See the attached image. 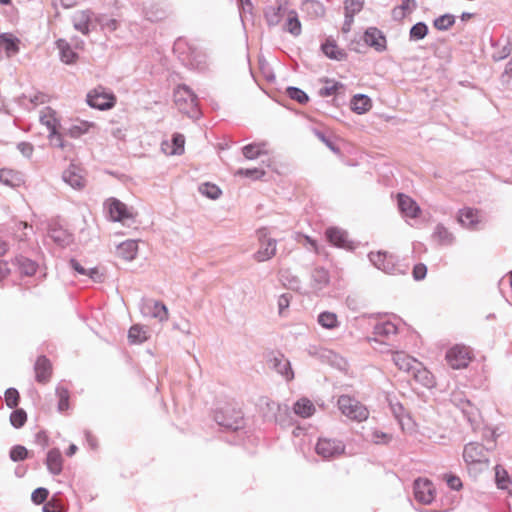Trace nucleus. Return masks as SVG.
<instances>
[{
    "label": "nucleus",
    "mask_w": 512,
    "mask_h": 512,
    "mask_svg": "<svg viewBox=\"0 0 512 512\" xmlns=\"http://www.w3.org/2000/svg\"><path fill=\"white\" fill-rule=\"evenodd\" d=\"M400 5L391 10V18L396 22H401L408 14H411L417 8L416 0H401Z\"/></svg>",
    "instance_id": "24"
},
{
    "label": "nucleus",
    "mask_w": 512,
    "mask_h": 512,
    "mask_svg": "<svg viewBox=\"0 0 512 512\" xmlns=\"http://www.w3.org/2000/svg\"><path fill=\"white\" fill-rule=\"evenodd\" d=\"M293 410L298 416L308 418L314 414L315 406L309 399L301 398L294 404Z\"/></svg>",
    "instance_id": "31"
},
{
    "label": "nucleus",
    "mask_w": 512,
    "mask_h": 512,
    "mask_svg": "<svg viewBox=\"0 0 512 512\" xmlns=\"http://www.w3.org/2000/svg\"><path fill=\"white\" fill-rule=\"evenodd\" d=\"M87 103L92 108L108 110L114 107L116 97L105 88L97 87L87 94Z\"/></svg>",
    "instance_id": "7"
},
{
    "label": "nucleus",
    "mask_w": 512,
    "mask_h": 512,
    "mask_svg": "<svg viewBox=\"0 0 512 512\" xmlns=\"http://www.w3.org/2000/svg\"><path fill=\"white\" fill-rule=\"evenodd\" d=\"M105 208L108 211L110 219L114 222H124L125 220L133 218L126 204L116 198L108 199L105 202Z\"/></svg>",
    "instance_id": "10"
},
{
    "label": "nucleus",
    "mask_w": 512,
    "mask_h": 512,
    "mask_svg": "<svg viewBox=\"0 0 512 512\" xmlns=\"http://www.w3.org/2000/svg\"><path fill=\"white\" fill-rule=\"evenodd\" d=\"M455 23V17L452 14H444L436 18L433 22L434 27L440 31H446Z\"/></svg>",
    "instance_id": "42"
},
{
    "label": "nucleus",
    "mask_w": 512,
    "mask_h": 512,
    "mask_svg": "<svg viewBox=\"0 0 512 512\" xmlns=\"http://www.w3.org/2000/svg\"><path fill=\"white\" fill-rule=\"evenodd\" d=\"M397 326L390 321L378 322L373 328V337L369 339L383 346L381 352L390 351V347L394 346V340L397 336Z\"/></svg>",
    "instance_id": "3"
},
{
    "label": "nucleus",
    "mask_w": 512,
    "mask_h": 512,
    "mask_svg": "<svg viewBox=\"0 0 512 512\" xmlns=\"http://www.w3.org/2000/svg\"><path fill=\"white\" fill-rule=\"evenodd\" d=\"M414 376L417 381L422 383L423 386L430 388L434 386V377L433 375L425 368L418 369L413 371Z\"/></svg>",
    "instance_id": "43"
},
{
    "label": "nucleus",
    "mask_w": 512,
    "mask_h": 512,
    "mask_svg": "<svg viewBox=\"0 0 512 512\" xmlns=\"http://www.w3.org/2000/svg\"><path fill=\"white\" fill-rule=\"evenodd\" d=\"M427 274V267L423 263L416 264L413 268V278L416 281L423 280Z\"/></svg>",
    "instance_id": "62"
},
{
    "label": "nucleus",
    "mask_w": 512,
    "mask_h": 512,
    "mask_svg": "<svg viewBox=\"0 0 512 512\" xmlns=\"http://www.w3.org/2000/svg\"><path fill=\"white\" fill-rule=\"evenodd\" d=\"M368 257L377 269L387 274H402L405 272V269L392 254L378 251L369 253Z\"/></svg>",
    "instance_id": "4"
},
{
    "label": "nucleus",
    "mask_w": 512,
    "mask_h": 512,
    "mask_svg": "<svg viewBox=\"0 0 512 512\" xmlns=\"http://www.w3.org/2000/svg\"><path fill=\"white\" fill-rule=\"evenodd\" d=\"M284 29L291 33L293 36H299L301 34V23L297 13L294 10L288 12Z\"/></svg>",
    "instance_id": "35"
},
{
    "label": "nucleus",
    "mask_w": 512,
    "mask_h": 512,
    "mask_svg": "<svg viewBox=\"0 0 512 512\" xmlns=\"http://www.w3.org/2000/svg\"><path fill=\"white\" fill-rule=\"evenodd\" d=\"M237 175H241V176H245V177H250V178H254V179H259L261 178L265 172L261 169H258V168H253V169H243V168H240L237 172H236Z\"/></svg>",
    "instance_id": "59"
},
{
    "label": "nucleus",
    "mask_w": 512,
    "mask_h": 512,
    "mask_svg": "<svg viewBox=\"0 0 512 512\" xmlns=\"http://www.w3.org/2000/svg\"><path fill=\"white\" fill-rule=\"evenodd\" d=\"M398 208L402 214L410 218H416L420 213L417 203L411 197L404 194H398Z\"/></svg>",
    "instance_id": "20"
},
{
    "label": "nucleus",
    "mask_w": 512,
    "mask_h": 512,
    "mask_svg": "<svg viewBox=\"0 0 512 512\" xmlns=\"http://www.w3.org/2000/svg\"><path fill=\"white\" fill-rule=\"evenodd\" d=\"M283 283L291 290L299 291L301 288L300 280L296 276L284 277Z\"/></svg>",
    "instance_id": "64"
},
{
    "label": "nucleus",
    "mask_w": 512,
    "mask_h": 512,
    "mask_svg": "<svg viewBox=\"0 0 512 512\" xmlns=\"http://www.w3.org/2000/svg\"><path fill=\"white\" fill-rule=\"evenodd\" d=\"M364 42L375 49L377 52H383L387 48L386 37L381 30L376 27H369L363 35Z\"/></svg>",
    "instance_id": "13"
},
{
    "label": "nucleus",
    "mask_w": 512,
    "mask_h": 512,
    "mask_svg": "<svg viewBox=\"0 0 512 512\" xmlns=\"http://www.w3.org/2000/svg\"><path fill=\"white\" fill-rule=\"evenodd\" d=\"M48 138L52 146L64 149L66 147V143L62 138V135L55 131L53 134L49 133Z\"/></svg>",
    "instance_id": "60"
},
{
    "label": "nucleus",
    "mask_w": 512,
    "mask_h": 512,
    "mask_svg": "<svg viewBox=\"0 0 512 512\" xmlns=\"http://www.w3.org/2000/svg\"><path fill=\"white\" fill-rule=\"evenodd\" d=\"M185 137L182 134L175 133L172 136V155H181L184 152Z\"/></svg>",
    "instance_id": "49"
},
{
    "label": "nucleus",
    "mask_w": 512,
    "mask_h": 512,
    "mask_svg": "<svg viewBox=\"0 0 512 512\" xmlns=\"http://www.w3.org/2000/svg\"><path fill=\"white\" fill-rule=\"evenodd\" d=\"M48 235L59 245H65L68 242V234L62 229L50 228Z\"/></svg>",
    "instance_id": "54"
},
{
    "label": "nucleus",
    "mask_w": 512,
    "mask_h": 512,
    "mask_svg": "<svg viewBox=\"0 0 512 512\" xmlns=\"http://www.w3.org/2000/svg\"><path fill=\"white\" fill-rule=\"evenodd\" d=\"M326 237L329 240V242L336 247L345 249L352 248L348 240L347 232L342 229L335 227L328 228L326 230Z\"/></svg>",
    "instance_id": "18"
},
{
    "label": "nucleus",
    "mask_w": 512,
    "mask_h": 512,
    "mask_svg": "<svg viewBox=\"0 0 512 512\" xmlns=\"http://www.w3.org/2000/svg\"><path fill=\"white\" fill-rule=\"evenodd\" d=\"M46 466L52 475H59L63 470V457L58 448H53L48 451L46 457Z\"/></svg>",
    "instance_id": "21"
},
{
    "label": "nucleus",
    "mask_w": 512,
    "mask_h": 512,
    "mask_svg": "<svg viewBox=\"0 0 512 512\" xmlns=\"http://www.w3.org/2000/svg\"><path fill=\"white\" fill-rule=\"evenodd\" d=\"M62 178L64 182L74 189H81L85 185V179L81 175V169L75 165H70L69 168L63 172Z\"/></svg>",
    "instance_id": "19"
},
{
    "label": "nucleus",
    "mask_w": 512,
    "mask_h": 512,
    "mask_svg": "<svg viewBox=\"0 0 512 512\" xmlns=\"http://www.w3.org/2000/svg\"><path fill=\"white\" fill-rule=\"evenodd\" d=\"M482 215L478 209L465 207L459 210L458 222L465 228L475 230L477 225L481 223Z\"/></svg>",
    "instance_id": "14"
},
{
    "label": "nucleus",
    "mask_w": 512,
    "mask_h": 512,
    "mask_svg": "<svg viewBox=\"0 0 512 512\" xmlns=\"http://www.w3.org/2000/svg\"><path fill=\"white\" fill-rule=\"evenodd\" d=\"M315 136L323 142L331 151L338 153L339 149L334 145V143L328 139L325 134L319 130H314Z\"/></svg>",
    "instance_id": "63"
},
{
    "label": "nucleus",
    "mask_w": 512,
    "mask_h": 512,
    "mask_svg": "<svg viewBox=\"0 0 512 512\" xmlns=\"http://www.w3.org/2000/svg\"><path fill=\"white\" fill-rule=\"evenodd\" d=\"M148 330L141 325H133L128 331V339L132 344H140L147 340Z\"/></svg>",
    "instance_id": "34"
},
{
    "label": "nucleus",
    "mask_w": 512,
    "mask_h": 512,
    "mask_svg": "<svg viewBox=\"0 0 512 512\" xmlns=\"http://www.w3.org/2000/svg\"><path fill=\"white\" fill-rule=\"evenodd\" d=\"M270 362L272 363V368L287 381H291L294 378L291 363L283 354L274 356Z\"/></svg>",
    "instance_id": "17"
},
{
    "label": "nucleus",
    "mask_w": 512,
    "mask_h": 512,
    "mask_svg": "<svg viewBox=\"0 0 512 512\" xmlns=\"http://www.w3.org/2000/svg\"><path fill=\"white\" fill-rule=\"evenodd\" d=\"M364 0H346L344 3L345 14L355 16L363 8Z\"/></svg>",
    "instance_id": "53"
},
{
    "label": "nucleus",
    "mask_w": 512,
    "mask_h": 512,
    "mask_svg": "<svg viewBox=\"0 0 512 512\" xmlns=\"http://www.w3.org/2000/svg\"><path fill=\"white\" fill-rule=\"evenodd\" d=\"M144 14L145 17L152 22L159 21L166 16V12L164 9L156 8L154 10V5H151L150 7H145Z\"/></svg>",
    "instance_id": "51"
},
{
    "label": "nucleus",
    "mask_w": 512,
    "mask_h": 512,
    "mask_svg": "<svg viewBox=\"0 0 512 512\" xmlns=\"http://www.w3.org/2000/svg\"><path fill=\"white\" fill-rule=\"evenodd\" d=\"M302 9L311 17H321L325 13L323 5L316 0H306L302 5Z\"/></svg>",
    "instance_id": "38"
},
{
    "label": "nucleus",
    "mask_w": 512,
    "mask_h": 512,
    "mask_svg": "<svg viewBox=\"0 0 512 512\" xmlns=\"http://www.w3.org/2000/svg\"><path fill=\"white\" fill-rule=\"evenodd\" d=\"M48 494L49 492L46 488L39 487L32 492L31 499L35 504L39 505L46 501Z\"/></svg>",
    "instance_id": "58"
},
{
    "label": "nucleus",
    "mask_w": 512,
    "mask_h": 512,
    "mask_svg": "<svg viewBox=\"0 0 512 512\" xmlns=\"http://www.w3.org/2000/svg\"><path fill=\"white\" fill-rule=\"evenodd\" d=\"M34 369L36 373V380L39 383H46L49 381L52 372V366L49 359L45 356L38 357Z\"/></svg>",
    "instance_id": "23"
},
{
    "label": "nucleus",
    "mask_w": 512,
    "mask_h": 512,
    "mask_svg": "<svg viewBox=\"0 0 512 512\" xmlns=\"http://www.w3.org/2000/svg\"><path fill=\"white\" fill-rule=\"evenodd\" d=\"M28 456V450L22 445H15L10 450V459L14 462L23 461Z\"/></svg>",
    "instance_id": "55"
},
{
    "label": "nucleus",
    "mask_w": 512,
    "mask_h": 512,
    "mask_svg": "<svg viewBox=\"0 0 512 512\" xmlns=\"http://www.w3.org/2000/svg\"><path fill=\"white\" fill-rule=\"evenodd\" d=\"M464 461L470 464H484L489 462L487 449L478 442H470L465 445L463 450Z\"/></svg>",
    "instance_id": "9"
},
{
    "label": "nucleus",
    "mask_w": 512,
    "mask_h": 512,
    "mask_svg": "<svg viewBox=\"0 0 512 512\" xmlns=\"http://www.w3.org/2000/svg\"><path fill=\"white\" fill-rule=\"evenodd\" d=\"M138 251V243L135 240H127L122 242L118 248V254L125 260H133Z\"/></svg>",
    "instance_id": "29"
},
{
    "label": "nucleus",
    "mask_w": 512,
    "mask_h": 512,
    "mask_svg": "<svg viewBox=\"0 0 512 512\" xmlns=\"http://www.w3.org/2000/svg\"><path fill=\"white\" fill-rule=\"evenodd\" d=\"M16 265L18 266L19 272L26 276H32L37 270L36 262L29 258L19 256L15 258Z\"/></svg>",
    "instance_id": "36"
},
{
    "label": "nucleus",
    "mask_w": 512,
    "mask_h": 512,
    "mask_svg": "<svg viewBox=\"0 0 512 512\" xmlns=\"http://www.w3.org/2000/svg\"><path fill=\"white\" fill-rule=\"evenodd\" d=\"M27 420V414L23 409H16L10 415V423L15 428H21Z\"/></svg>",
    "instance_id": "50"
},
{
    "label": "nucleus",
    "mask_w": 512,
    "mask_h": 512,
    "mask_svg": "<svg viewBox=\"0 0 512 512\" xmlns=\"http://www.w3.org/2000/svg\"><path fill=\"white\" fill-rule=\"evenodd\" d=\"M461 411L463 416L467 419L473 430H476L480 425L481 416L477 407H475L469 400L461 402Z\"/></svg>",
    "instance_id": "22"
},
{
    "label": "nucleus",
    "mask_w": 512,
    "mask_h": 512,
    "mask_svg": "<svg viewBox=\"0 0 512 512\" xmlns=\"http://www.w3.org/2000/svg\"><path fill=\"white\" fill-rule=\"evenodd\" d=\"M291 300V295L288 293H284L279 296L277 304H278V311L280 315H283V312L289 307Z\"/></svg>",
    "instance_id": "61"
},
{
    "label": "nucleus",
    "mask_w": 512,
    "mask_h": 512,
    "mask_svg": "<svg viewBox=\"0 0 512 512\" xmlns=\"http://www.w3.org/2000/svg\"><path fill=\"white\" fill-rule=\"evenodd\" d=\"M351 108L357 114H364L371 108V99L364 94H357L351 100Z\"/></svg>",
    "instance_id": "33"
},
{
    "label": "nucleus",
    "mask_w": 512,
    "mask_h": 512,
    "mask_svg": "<svg viewBox=\"0 0 512 512\" xmlns=\"http://www.w3.org/2000/svg\"><path fill=\"white\" fill-rule=\"evenodd\" d=\"M95 21L100 25L103 30L113 32L118 28V21L114 18H109L105 15H100L95 18Z\"/></svg>",
    "instance_id": "47"
},
{
    "label": "nucleus",
    "mask_w": 512,
    "mask_h": 512,
    "mask_svg": "<svg viewBox=\"0 0 512 512\" xmlns=\"http://www.w3.org/2000/svg\"><path fill=\"white\" fill-rule=\"evenodd\" d=\"M316 453L323 459H332L345 452V444L341 440L320 437L315 447Z\"/></svg>",
    "instance_id": "6"
},
{
    "label": "nucleus",
    "mask_w": 512,
    "mask_h": 512,
    "mask_svg": "<svg viewBox=\"0 0 512 512\" xmlns=\"http://www.w3.org/2000/svg\"><path fill=\"white\" fill-rule=\"evenodd\" d=\"M282 7L270 6L265 10V19L269 26H276L280 23L282 18Z\"/></svg>",
    "instance_id": "40"
},
{
    "label": "nucleus",
    "mask_w": 512,
    "mask_h": 512,
    "mask_svg": "<svg viewBox=\"0 0 512 512\" xmlns=\"http://www.w3.org/2000/svg\"><path fill=\"white\" fill-rule=\"evenodd\" d=\"M56 395L59 399L58 410L60 412L66 411L69 408V398H70L68 389L63 387L62 385H58L56 387Z\"/></svg>",
    "instance_id": "41"
},
{
    "label": "nucleus",
    "mask_w": 512,
    "mask_h": 512,
    "mask_svg": "<svg viewBox=\"0 0 512 512\" xmlns=\"http://www.w3.org/2000/svg\"><path fill=\"white\" fill-rule=\"evenodd\" d=\"M469 354V350L465 346L456 345L447 351L446 360L453 369H461L468 365Z\"/></svg>",
    "instance_id": "11"
},
{
    "label": "nucleus",
    "mask_w": 512,
    "mask_h": 512,
    "mask_svg": "<svg viewBox=\"0 0 512 512\" xmlns=\"http://www.w3.org/2000/svg\"><path fill=\"white\" fill-rule=\"evenodd\" d=\"M260 248L254 254V258L258 262H263L271 259L276 253L277 242L273 238H269V231L266 227H262L256 232Z\"/></svg>",
    "instance_id": "5"
},
{
    "label": "nucleus",
    "mask_w": 512,
    "mask_h": 512,
    "mask_svg": "<svg viewBox=\"0 0 512 512\" xmlns=\"http://www.w3.org/2000/svg\"><path fill=\"white\" fill-rule=\"evenodd\" d=\"M428 34V27L424 22H418L410 29L409 36L411 40H421Z\"/></svg>",
    "instance_id": "45"
},
{
    "label": "nucleus",
    "mask_w": 512,
    "mask_h": 512,
    "mask_svg": "<svg viewBox=\"0 0 512 512\" xmlns=\"http://www.w3.org/2000/svg\"><path fill=\"white\" fill-rule=\"evenodd\" d=\"M286 93L291 99L297 101L300 104H305L309 100L308 95L297 87H288L286 89Z\"/></svg>",
    "instance_id": "48"
},
{
    "label": "nucleus",
    "mask_w": 512,
    "mask_h": 512,
    "mask_svg": "<svg viewBox=\"0 0 512 512\" xmlns=\"http://www.w3.org/2000/svg\"><path fill=\"white\" fill-rule=\"evenodd\" d=\"M415 499L422 504H430L434 499V487L428 479L418 478L414 481Z\"/></svg>",
    "instance_id": "12"
},
{
    "label": "nucleus",
    "mask_w": 512,
    "mask_h": 512,
    "mask_svg": "<svg viewBox=\"0 0 512 512\" xmlns=\"http://www.w3.org/2000/svg\"><path fill=\"white\" fill-rule=\"evenodd\" d=\"M174 103L179 111L189 118L198 119L201 115L198 98L187 85L182 84L175 88Z\"/></svg>",
    "instance_id": "1"
},
{
    "label": "nucleus",
    "mask_w": 512,
    "mask_h": 512,
    "mask_svg": "<svg viewBox=\"0 0 512 512\" xmlns=\"http://www.w3.org/2000/svg\"><path fill=\"white\" fill-rule=\"evenodd\" d=\"M92 126H93L92 123H89V122H86V121H81L79 123L73 124L68 129L67 133L72 138H78L81 135L87 133Z\"/></svg>",
    "instance_id": "44"
},
{
    "label": "nucleus",
    "mask_w": 512,
    "mask_h": 512,
    "mask_svg": "<svg viewBox=\"0 0 512 512\" xmlns=\"http://www.w3.org/2000/svg\"><path fill=\"white\" fill-rule=\"evenodd\" d=\"M40 122L47 127L49 133L57 131L58 120L56 118V112L51 108H45L40 115Z\"/></svg>",
    "instance_id": "32"
},
{
    "label": "nucleus",
    "mask_w": 512,
    "mask_h": 512,
    "mask_svg": "<svg viewBox=\"0 0 512 512\" xmlns=\"http://www.w3.org/2000/svg\"><path fill=\"white\" fill-rule=\"evenodd\" d=\"M198 191L202 195L212 200L218 199L222 194L221 189L217 185L212 184L210 182L200 184L198 187Z\"/></svg>",
    "instance_id": "39"
},
{
    "label": "nucleus",
    "mask_w": 512,
    "mask_h": 512,
    "mask_svg": "<svg viewBox=\"0 0 512 512\" xmlns=\"http://www.w3.org/2000/svg\"><path fill=\"white\" fill-rule=\"evenodd\" d=\"M318 323L325 329H334L339 326L337 315L333 312L324 311L318 315Z\"/></svg>",
    "instance_id": "37"
},
{
    "label": "nucleus",
    "mask_w": 512,
    "mask_h": 512,
    "mask_svg": "<svg viewBox=\"0 0 512 512\" xmlns=\"http://www.w3.org/2000/svg\"><path fill=\"white\" fill-rule=\"evenodd\" d=\"M496 483L498 488L500 489H508V474L504 469H500L499 466L496 467L495 473Z\"/></svg>",
    "instance_id": "57"
},
{
    "label": "nucleus",
    "mask_w": 512,
    "mask_h": 512,
    "mask_svg": "<svg viewBox=\"0 0 512 512\" xmlns=\"http://www.w3.org/2000/svg\"><path fill=\"white\" fill-rule=\"evenodd\" d=\"M5 401L9 408H15L19 403V393L15 388H8L5 391Z\"/></svg>",
    "instance_id": "56"
},
{
    "label": "nucleus",
    "mask_w": 512,
    "mask_h": 512,
    "mask_svg": "<svg viewBox=\"0 0 512 512\" xmlns=\"http://www.w3.org/2000/svg\"><path fill=\"white\" fill-rule=\"evenodd\" d=\"M343 84L339 82L326 80V85L319 90L321 97H329L334 95L338 89L342 88Z\"/></svg>",
    "instance_id": "52"
},
{
    "label": "nucleus",
    "mask_w": 512,
    "mask_h": 512,
    "mask_svg": "<svg viewBox=\"0 0 512 512\" xmlns=\"http://www.w3.org/2000/svg\"><path fill=\"white\" fill-rule=\"evenodd\" d=\"M312 284L313 288L316 290H322L324 287H326L329 284L330 278L329 273L324 268H315L312 271Z\"/></svg>",
    "instance_id": "30"
},
{
    "label": "nucleus",
    "mask_w": 512,
    "mask_h": 512,
    "mask_svg": "<svg viewBox=\"0 0 512 512\" xmlns=\"http://www.w3.org/2000/svg\"><path fill=\"white\" fill-rule=\"evenodd\" d=\"M139 309L144 317L155 318L160 322L168 320V309L161 301L152 298H142L139 303Z\"/></svg>",
    "instance_id": "8"
},
{
    "label": "nucleus",
    "mask_w": 512,
    "mask_h": 512,
    "mask_svg": "<svg viewBox=\"0 0 512 512\" xmlns=\"http://www.w3.org/2000/svg\"><path fill=\"white\" fill-rule=\"evenodd\" d=\"M338 409L350 420L362 422L368 419L369 410L359 400L349 395H341L337 400Z\"/></svg>",
    "instance_id": "2"
},
{
    "label": "nucleus",
    "mask_w": 512,
    "mask_h": 512,
    "mask_svg": "<svg viewBox=\"0 0 512 512\" xmlns=\"http://www.w3.org/2000/svg\"><path fill=\"white\" fill-rule=\"evenodd\" d=\"M214 420L219 426L229 430H238L243 424V418L240 412L228 416L226 415V411L218 410L214 414Z\"/></svg>",
    "instance_id": "15"
},
{
    "label": "nucleus",
    "mask_w": 512,
    "mask_h": 512,
    "mask_svg": "<svg viewBox=\"0 0 512 512\" xmlns=\"http://www.w3.org/2000/svg\"><path fill=\"white\" fill-rule=\"evenodd\" d=\"M432 238L443 246L452 245L455 240L453 233L450 232L448 228L441 223L436 225L432 234Z\"/></svg>",
    "instance_id": "26"
},
{
    "label": "nucleus",
    "mask_w": 512,
    "mask_h": 512,
    "mask_svg": "<svg viewBox=\"0 0 512 512\" xmlns=\"http://www.w3.org/2000/svg\"><path fill=\"white\" fill-rule=\"evenodd\" d=\"M56 46L60 52L61 61L65 64H72L77 59V54L72 50L70 44L64 39H58Z\"/></svg>",
    "instance_id": "27"
},
{
    "label": "nucleus",
    "mask_w": 512,
    "mask_h": 512,
    "mask_svg": "<svg viewBox=\"0 0 512 512\" xmlns=\"http://www.w3.org/2000/svg\"><path fill=\"white\" fill-rule=\"evenodd\" d=\"M392 360L400 370L410 372L415 369V359L403 352H396L393 354Z\"/></svg>",
    "instance_id": "28"
},
{
    "label": "nucleus",
    "mask_w": 512,
    "mask_h": 512,
    "mask_svg": "<svg viewBox=\"0 0 512 512\" xmlns=\"http://www.w3.org/2000/svg\"><path fill=\"white\" fill-rule=\"evenodd\" d=\"M93 13L90 10L77 11L72 16L73 27L84 35L90 32Z\"/></svg>",
    "instance_id": "16"
},
{
    "label": "nucleus",
    "mask_w": 512,
    "mask_h": 512,
    "mask_svg": "<svg viewBox=\"0 0 512 512\" xmlns=\"http://www.w3.org/2000/svg\"><path fill=\"white\" fill-rule=\"evenodd\" d=\"M264 144H248L242 148V153L246 159L253 160L258 158L262 153L261 146Z\"/></svg>",
    "instance_id": "46"
},
{
    "label": "nucleus",
    "mask_w": 512,
    "mask_h": 512,
    "mask_svg": "<svg viewBox=\"0 0 512 512\" xmlns=\"http://www.w3.org/2000/svg\"><path fill=\"white\" fill-rule=\"evenodd\" d=\"M322 52L330 59L341 61L345 59L346 53L344 50L339 49L335 40L326 39V41L321 45Z\"/></svg>",
    "instance_id": "25"
}]
</instances>
